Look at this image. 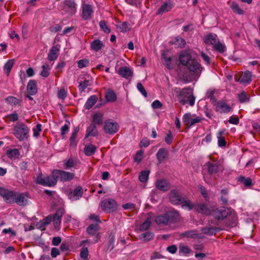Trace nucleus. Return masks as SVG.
Segmentation results:
<instances>
[{
    "mask_svg": "<svg viewBox=\"0 0 260 260\" xmlns=\"http://www.w3.org/2000/svg\"><path fill=\"white\" fill-rule=\"evenodd\" d=\"M118 28L122 32H126L131 29V28L128 27V23L126 22H123L122 24L118 25Z\"/></svg>",
    "mask_w": 260,
    "mask_h": 260,
    "instance_id": "864d4df0",
    "label": "nucleus"
},
{
    "mask_svg": "<svg viewBox=\"0 0 260 260\" xmlns=\"http://www.w3.org/2000/svg\"><path fill=\"white\" fill-rule=\"evenodd\" d=\"M191 251V249L188 246H179V253H183L186 255L190 253Z\"/></svg>",
    "mask_w": 260,
    "mask_h": 260,
    "instance_id": "680f3d73",
    "label": "nucleus"
},
{
    "mask_svg": "<svg viewBox=\"0 0 260 260\" xmlns=\"http://www.w3.org/2000/svg\"><path fill=\"white\" fill-rule=\"evenodd\" d=\"M138 89L140 91V92L145 97L147 96V93L145 89L144 86L141 83H138L137 85Z\"/></svg>",
    "mask_w": 260,
    "mask_h": 260,
    "instance_id": "69168bd1",
    "label": "nucleus"
},
{
    "mask_svg": "<svg viewBox=\"0 0 260 260\" xmlns=\"http://www.w3.org/2000/svg\"><path fill=\"white\" fill-rule=\"evenodd\" d=\"M181 236L193 239H202L203 236L201 234H198L196 230H190L185 231L181 234Z\"/></svg>",
    "mask_w": 260,
    "mask_h": 260,
    "instance_id": "a878e982",
    "label": "nucleus"
},
{
    "mask_svg": "<svg viewBox=\"0 0 260 260\" xmlns=\"http://www.w3.org/2000/svg\"><path fill=\"white\" fill-rule=\"evenodd\" d=\"M29 129L27 125L23 123H18L14 127V135L20 141L27 140Z\"/></svg>",
    "mask_w": 260,
    "mask_h": 260,
    "instance_id": "7ed1b4c3",
    "label": "nucleus"
},
{
    "mask_svg": "<svg viewBox=\"0 0 260 260\" xmlns=\"http://www.w3.org/2000/svg\"><path fill=\"white\" fill-rule=\"evenodd\" d=\"M151 220L149 218H147L145 221L141 224L140 226V230L141 231H146L149 229L151 225Z\"/></svg>",
    "mask_w": 260,
    "mask_h": 260,
    "instance_id": "8fccbe9b",
    "label": "nucleus"
},
{
    "mask_svg": "<svg viewBox=\"0 0 260 260\" xmlns=\"http://www.w3.org/2000/svg\"><path fill=\"white\" fill-rule=\"evenodd\" d=\"M57 179L55 176L54 170L51 176L43 178L41 176H38L36 180V183L43 186H53L57 183Z\"/></svg>",
    "mask_w": 260,
    "mask_h": 260,
    "instance_id": "423d86ee",
    "label": "nucleus"
},
{
    "mask_svg": "<svg viewBox=\"0 0 260 260\" xmlns=\"http://www.w3.org/2000/svg\"><path fill=\"white\" fill-rule=\"evenodd\" d=\"M103 115L101 113L96 112L92 115L91 123H94L95 125H102L103 123Z\"/></svg>",
    "mask_w": 260,
    "mask_h": 260,
    "instance_id": "c756f323",
    "label": "nucleus"
},
{
    "mask_svg": "<svg viewBox=\"0 0 260 260\" xmlns=\"http://www.w3.org/2000/svg\"><path fill=\"white\" fill-rule=\"evenodd\" d=\"M59 49L56 46L51 47L48 55V59L49 61H54L57 58L59 55Z\"/></svg>",
    "mask_w": 260,
    "mask_h": 260,
    "instance_id": "b1692460",
    "label": "nucleus"
},
{
    "mask_svg": "<svg viewBox=\"0 0 260 260\" xmlns=\"http://www.w3.org/2000/svg\"><path fill=\"white\" fill-rule=\"evenodd\" d=\"M28 193L27 192L19 193L17 192L16 199L14 203H16L19 206H24L27 203V198Z\"/></svg>",
    "mask_w": 260,
    "mask_h": 260,
    "instance_id": "dca6fc26",
    "label": "nucleus"
},
{
    "mask_svg": "<svg viewBox=\"0 0 260 260\" xmlns=\"http://www.w3.org/2000/svg\"><path fill=\"white\" fill-rule=\"evenodd\" d=\"M174 43L178 44L180 48H183L185 46L186 42L183 38L177 37L175 38Z\"/></svg>",
    "mask_w": 260,
    "mask_h": 260,
    "instance_id": "13d9d810",
    "label": "nucleus"
},
{
    "mask_svg": "<svg viewBox=\"0 0 260 260\" xmlns=\"http://www.w3.org/2000/svg\"><path fill=\"white\" fill-rule=\"evenodd\" d=\"M83 194V190L81 186H77L73 191L69 194V199L72 200H79Z\"/></svg>",
    "mask_w": 260,
    "mask_h": 260,
    "instance_id": "a211bd4d",
    "label": "nucleus"
},
{
    "mask_svg": "<svg viewBox=\"0 0 260 260\" xmlns=\"http://www.w3.org/2000/svg\"><path fill=\"white\" fill-rule=\"evenodd\" d=\"M118 74L126 79H131L133 76V71L128 67H121L118 70Z\"/></svg>",
    "mask_w": 260,
    "mask_h": 260,
    "instance_id": "f3484780",
    "label": "nucleus"
},
{
    "mask_svg": "<svg viewBox=\"0 0 260 260\" xmlns=\"http://www.w3.org/2000/svg\"><path fill=\"white\" fill-rule=\"evenodd\" d=\"M143 151L142 150H139L137 152V153L134 157L135 161H136L138 162H141L143 158Z\"/></svg>",
    "mask_w": 260,
    "mask_h": 260,
    "instance_id": "0e129e2a",
    "label": "nucleus"
},
{
    "mask_svg": "<svg viewBox=\"0 0 260 260\" xmlns=\"http://www.w3.org/2000/svg\"><path fill=\"white\" fill-rule=\"evenodd\" d=\"M27 91L28 93L34 95L38 92L37 82L35 80H30L27 85Z\"/></svg>",
    "mask_w": 260,
    "mask_h": 260,
    "instance_id": "4be33fe9",
    "label": "nucleus"
},
{
    "mask_svg": "<svg viewBox=\"0 0 260 260\" xmlns=\"http://www.w3.org/2000/svg\"><path fill=\"white\" fill-rule=\"evenodd\" d=\"M180 218V214L175 210L166 212L165 214L158 215L155 217V222L158 225H166L170 223L178 221Z\"/></svg>",
    "mask_w": 260,
    "mask_h": 260,
    "instance_id": "f257e3e1",
    "label": "nucleus"
},
{
    "mask_svg": "<svg viewBox=\"0 0 260 260\" xmlns=\"http://www.w3.org/2000/svg\"><path fill=\"white\" fill-rule=\"evenodd\" d=\"M55 176L56 179H59L62 182H66L72 180L75 175L73 173H70L60 170H54Z\"/></svg>",
    "mask_w": 260,
    "mask_h": 260,
    "instance_id": "ddd939ff",
    "label": "nucleus"
},
{
    "mask_svg": "<svg viewBox=\"0 0 260 260\" xmlns=\"http://www.w3.org/2000/svg\"><path fill=\"white\" fill-rule=\"evenodd\" d=\"M155 184L157 189L164 192L168 191L171 187L170 182L168 180L165 179L157 180Z\"/></svg>",
    "mask_w": 260,
    "mask_h": 260,
    "instance_id": "4468645a",
    "label": "nucleus"
},
{
    "mask_svg": "<svg viewBox=\"0 0 260 260\" xmlns=\"http://www.w3.org/2000/svg\"><path fill=\"white\" fill-rule=\"evenodd\" d=\"M105 98L106 100L109 102H114L117 100L116 93L113 90L110 89L107 91Z\"/></svg>",
    "mask_w": 260,
    "mask_h": 260,
    "instance_id": "c9c22d12",
    "label": "nucleus"
},
{
    "mask_svg": "<svg viewBox=\"0 0 260 260\" xmlns=\"http://www.w3.org/2000/svg\"><path fill=\"white\" fill-rule=\"evenodd\" d=\"M14 59H10L5 64L4 69L7 76L9 75L11 69L14 66Z\"/></svg>",
    "mask_w": 260,
    "mask_h": 260,
    "instance_id": "a19ab883",
    "label": "nucleus"
},
{
    "mask_svg": "<svg viewBox=\"0 0 260 260\" xmlns=\"http://www.w3.org/2000/svg\"><path fill=\"white\" fill-rule=\"evenodd\" d=\"M16 195H17V191L9 190L4 187H0V196L2 197L4 200L8 203H14Z\"/></svg>",
    "mask_w": 260,
    "mask_h": 260,
    "instance_id": "6e6552de",
    "label": "nucleus"
},
{
    "mask_svg": "<svg viewBox=\"0 0 260 260\" xmlns=\"http://www.w3.org/2000/svg\"><path fill=\"white\" fill-rule=\"evenodd\" d=\"M67 96V92L64 88H61L59 91H58L57 96L59 99L64 100L66 98Z\"/></svg>",
    "mask_w": 260,
    "mask_h": 260,
    "instance_id": "e2e57ef3",
    "label": "nucleus"
},
{
    "mask_svg": "<svg viewBox=\"0 0 260 260\" xmlns=\"http://www.w3.org/2000/svg\"><path fill=\"white\" fill-rule=\"evenodd\" d=\"M168 156V151L165 148H160L156 153V156L159 163L163 162Z\"/></svg>",
    "mask_w": 260,
    "mask_h": 260,
    "instance_id": "393cba45",
    "label": "nucleus"
},
{
    "mask_svg": "<svg viewBox=\"0 0 260 260\" xmlns=\"http://www.w3.org/2000/svg\"><path fill=\"white\" fill-rule=\"evenodd\" d=\"M238 98L241 103L249 102L250 99L244 91H241L238 94Z\"/></svg>",
    "mask_w": 260,
    "mask_h": 260,
    "instance_id": "de8ad7c7",
    "label": "nucleus"
},
{
    "mask_svg": "<svg viewBox=\"0 0 260 260\" xmlns=\"http://www.w3.org/2000/svg\"><path fill=\"white\" fill-rule=\"evenodd\" d=\"M205 166L207 168L209 175H213L217 173L219 171H222L223 168L220 162L217 160L206 162Z\"/></svg>",
    "mask_w": 260,
    "mask_h": 260,
    "instance_id": "0eeeda50",
    "label": "nucleus"
},
{
    "mask_svg": "<svg viewBox=\"0 0 260 260\" xmlns=\"http://www.w3.org/2000/svg\"><path fill=\"white\" fill-rule=\"evenodd\" d=\"M192 59L191 55L189 51H182L179 56L180 63L184 66H186L188 64L190 60H191Z\"/></svg>",
    "mask_w": 260,
    "mask_h": 260,
    "instance_id": "2eb2a0df",
    "label": "nucleus"
},
{
    "mask_svg": "<svg viewBox=\"0 0 260 260\" xmlns=\"http://www.w3.org/2000/svg\"><path fill=\"white\" fill-rule=\"evenodd\" d=\"M232 108L226 103L222 101H219L216 103V111L220 113H229Z\"/></svg>",
    "mask_w": 260,
    "mask_h": 260,
    "instance_id": "412c9836",
    "label": "nucleus"
},
{
    "mask_svg": "<svg viewBox=\"0 0 260 260\" xmlns=\"http://www.w3.org/2000/svg\"><path fill=\"white\" fill-rule=\"evenodd\" d=\"M98 100V97L95 95H91L90 96L87 100L86 104H85V107L86 109H91L92 106L95 104Z\"/></svg>",
    "mask_w": 260,
    "mask_h": 260,
    "instance_id": "ea45409f",
    "label": "nucleus"
},
{
    "mask_svg": "<svg viewBox=\"0 0 260 260\" xmlns=\"http://www.w3.org/2000/svg\"><path fill=\"white\" fill-rule=\"evenodd\" d=\"M182 208L187 209L188 211H190L192 209H195L196 203L191 202L189 200L186 199L185 198L181 202Z\"/></svg>",
    "mask_w": 260,
    "mask_h": 260,
    "instance_id": "7c9ffc66",
    "label": "nucleus"
},
{
    "mask_svg": "<svg viewBox=\"0 0 260 260\" xmlns=\"http://www.w3.org/2000/svg\"><path fill=\"white\" fill-rule=\"evenodd\" d=\"M96 150V147L94 145L89 143L85 145L84 152L86 155L91 156L94 154Z\"/></svg>",
    "mask_w": 260,
    "mask_h": 260,
    "instance_id": "2f4dec72",
    "label": "nucleus"
},
{
    "mask_svg": "<svg viewBox=\"0 0 260 260\" xmlns=\"http://www.w3.org/2000/svg\"><path fill=\"white\" fill-rule=\"evenodd\" d=\"M5 101L6 102V103L13 106H15L16 105L20 106L22 102L21 100L18 99L16 97L13 96H9L7 97L5 99Z\"/></svg>",
    "mask_w": 260,
    "mask_h": 260,
    "instance_id": "f704fd0d",
    "label": "nucleus"
},
{
    "mask_svg": "<svg viewBox=\"0 0 260 260\" xmlns=\"http://www.w3.org/2000/svg\"><path fill=\"white\" fill-rule=\"evenodd\" d=\"M184 198L182 193L177 189L171 190L169 194V201L174 205H180Z\"/></svg>",
    "mask_w": 260,
    "mask_h": 260,
    "instance_id": "1a4fd4ad",
    "label": "nucleus"
},
{
    "mask_svg": "<svg viewBox=\"0 0 260 260\" xmlns=\"http://www.w3.org/2000/svg\"><path fill=\"white\" fill-rule=\"evenodd\" d=\"M51 221V217L50 215L47 216L43 220H40L36 224V227L38 229H41L43 227L48 225Z\"/></svg>",
    "mask_w": 260,
    "mask_h": 260,
    "instance_id": "58836bf2",
    "label": "nucleus"
},
{
    "mask_svg": "<svg viewBox=\"0 0 260 260\" xmlns=\"http://www.w3.org/2000/svg\"><path fill=\"white\" fill-rule=\"evenodd\" d=\"M64 4L67 8H65V11L70 16L74 15L76 12V4L73 0H65Z\"/></svg>",
    "mask_w": 260,
    "mask_h": 260,
    "instance_id": "6ab92c4d",
    "label": "nucleus"
},
{
    "mask_svg": "<svg viewBox=\"0 0 260 260\" xmlns=\"http://www.w3.org/2000/svg\"><path fill=\"white\" fill-rule=\"evenodd\" d=\"M221 229L217 227H203L201 231L202 232L207 235L212 236L215 235L217 233L220 231Z\"/></svg>",
    "mask_w": 260,
    "mask_h": 260,
    "instance_id": "c85d7f7f",
    "label": "nucleus"
},
{
    "mask_svg": "<svg viewBox=\"0 0 260 260\" xmlns=\"http://www.w3.org/2000/svg\"><path fill=\"white\" fill-rule=\"evenodd\" d=\"M103 128L106 133L113 135L118 131L119 125L113 120L108 119L105 121Z\"/></svg>",
    "mask_w": 260,
    "mask_h": 260,
    "instance_id": "9d476101",
    "label": "nucleus"
},
{
    "mask_svg": "<svg viewBox=\"0 0 260 260\" xmlns=\"http://www.w3.org/2000/svg\"><path fill=\"white\" fill-rule=\"evenodd\" d=\"M101 208L105 212H112L116 210L117 204L115 200L107 199L102 202Z\"/></svg>",
    "mask_w": 260,
    "mask_h": 260,
    "instance_id": "9b49d317",
    "label": "nucleus"
},
{
    "mask_svg": "<svg viewBox=\"0 0 260 260\" xmlns=\"http://www.w3.org/2000/svg\"><path fill=\"white\" fill-rule=\"evenodd\" d=\"M93 13L92 7L89 4L84 5L82 7V18L85 20H89Z\"/></svg>",
    "mask_w": 260,
    "mask_h": 260,
    "instance_id": "aec40b11",
    "label": "nucleus"
},
{
    "mask_svg": "<svg viewBox=\"0 0 260 260\" xmlns=\"http://www.w3.org/2000/svg\"><path fill=\"white\" fill-rule=\"evenodd\" d=\"M100 230V226L98 224H91L86 229V231L89 235H95Z\"/></svg>",
    "mask_w": 260,
    "mask_h": 260,
    "instance_id": "e433bc0d",
    "label": "nucleus"
},
{
    "mask_svg": "<svg viewBox=\"0 0 260 260\" xmlns=\"http://www.w3.org/2000/svg\"><path fill=\"white\" fill-rule=\"evenodd\" d=\"M100 26L105 33L109 34L110 32V29L107 26L105 20H101L100 22Z\"/></svg>",
    "mask_w": 260,
    "mask_h": 260,
    "instance_id": "6e6d98bb",
    "label": "nucleus"
},
{
    "mask_svg": "<svg viewBox=\"0 0 260 260\" xmlns=\"http://www.w3.org/2000/svg\"><path fill=\"white\" fill-rule=\"evenodd\" d=\"M150 174L149 171H142L140 173L139 176V180L142 182L145 183L147 181L148 179V176Z\"/></svg>",
    "mask_w": 260,
    "mask_h": 260,
    "instance_id": "c03bdc74",
    "label": "nucleus"
},
{
    "mask_svg": "<svg viewBox=\"0 0 260 260\" xmlns=\"http://www.w3.org/2000/svg\"><path fill=\"white\" fill-rule=\"evenodd\" d=\"M251 72L250 71L245 72L240 77L239 81L243 83H249L251 81Z\"/></svg>",
    "mask_w": 260,
    "mask_h": 260,
    "instance_id": "473e14b6",
    "label": "nucleus"
},
{
    "mask_svg": "<svg viewBox=\"0 0 260 260\" xmlns=\"http://www.w3.org/2000/svg\"><path fill=\"white\" fill-rule=\"evenodd\" d=\"M212 208L209 206L206 203H196L194 211L198 213L209 216L211 215Z\"/></svg>",
    "mask_w": 260,
    "mask_h": 260,
    "instance_id": "f8f14e48",
    "label": "nucleus"
},
{
    "mask_svg": "<svg viewBox=\"0 0 260 260\" xmlns=\"http://www.w3.org/2000/svg\"><path fill=\"white\" fill-rule=\"evenodd\" d=\"M172 4L170 1L166 2L157 10L156 14H162L164 13L168 12L172 8Z\"/></svg>",
    "mask_w": 260,
    "mask_h": 260,
    "instance_id": "bb28decb",
    "label": "nucleus"
},
{
    "mask_svg": "<svg viewBox=\"0 0 260 260\" xmlns=\"http://www.w3.org/2000/svg\"><path fill=\"white\" fill-rule=\"evenodd\" d=\"M213 218L217 220H223L226 218L231 217L234 222L230 224H233L235 221V215L232 213L230 208L224 207H220L216 208H212L211 215Z\"/></svg>",
    "mask_w": 260,
    "mask_h": 260,
    "instance_id": "f03ea898",
    "label": "nucleus"
},
{
    "mask_svg": "<svg viewBox=\"0 0 260 260\" xmlns=\"http://www.w3.org/2000/svg\"><path fill=\"white\" fill-rule=\"evenodd\" d=\"M8 156L11 159L18 158L20 155L19 150L17 149H11L7 151Z\"/></svg>",
    "mask_w": 260,
    "mask_h": 260,
    "instance_id": "79ce46f5",
    "label": "nucleus"
},
{
    "mask_svg": "<svg viewBox=\"0 0 260 260\" xmlns=\"http://www.w3.org/2000/svg\"><path fill=\"white\" fill-rule=\"evenodd\" d=\"M42 125L40 123L37 124L36 127L33 128V135L35 137H38L40 136V132L41 131Z\"/></svg>",
    "mask_w": 260,
    "mask_h": 260,
    "instance_id": "052dcab7",
    "label": "nucleus"
},
{
    "mask_svg": "<svg viewBox=\"0 0 260 260\" xmlns=\"http://www.w3.org/2000/svg\"><path fill=\"white\" fill-rule=\"evenodd\" d=\"M42 68V71L40 73L41 76L45 78L49 76L50 75L49 65L48 64H43Z\"/></svg>",
    "mask_w": 260,
    "mask_h": 260,
    "instance_id": "3c124183",
    "label": "nucleus"
},
{
    "mask_svg": "<svg viewBox=\"0 0 260 260\" xmlns=\"http://www.w3.org/2000/svg\"><path fill=\"white\" fill-rule=\"evenodd\" d=\"M122 208L125 210H126L128 209H130L132 211H134V210H136V205L133 203H128L122 205Z\"/></svg>",
    "mask_w": 260,
    "mask_h": 260,
    "instance_id": "774afa93",
    "label": "nucleus"
},
{
    "mask_svg": "<svg viewBox=\"0 0 260 260\" xmlns=\"http://www.w3.org/2000/svg\"><path fill=\"white\" fill-rule=\"evenodd\" d=\"M237 181L243 183L245 186H250L252 185V179L250 178H245L244 176H240Z\"/></svg>",
    "mask_w": 260,
    "mask_h": 260,
    "instance_id": "37998d69",
    "label": "nucleus"
},
{
    "mask_svg": "<svg viewBox=\"0 0 260 260\" xmlns=\"http://www.w3.org/2000/svg\"><path fill=\"white\" fill-rule=\"evenodd\" d=\"M115 236L111 233L109 237V245L108 249L111 251L114 247Z\"/></svg>",
    "mask_w": 260,
    "mask_h": 260,
    "instance_id": "5fc2aeb1",
    "label": "nucleus"
},
{
    "mask_svg": "<svg viewBox=\"0 0 260 260\" xmlns=\"http://www.w3.org/2000/svg\"><path fill=\"white\" fill-rule=\"evenodd\" d=\"M80 255L84 259H87L88 255V251L87 248H82L81 250Z\"/></svg>",
    "mask_w": 260,
    "mask_h": 260,
    "instance_id": "338daca9",
    "label": "nucleus"
},
{
    "mask_svg": "<svg viewBox=\"0 0 260 260\" xmlns=\"http://www.w3.org/2000/svg\"><path fill=\"white\" fill-rule=\"evenodd\" d=\"M179 102L183 105L188 103L192 106L194 104L195 97L190 90L183 89L179 94Z\"/></svg>",
    "mask_w": 260,
    "mask_h": 260,
    "instance_id": "39448f33",
    "label": "nucleus"
},
{
    "mask_svg": "<svg viewBox=\"0 0 260 260\" xmlns=\"http://www.w3.org/2000/svg\"><path fill=\"white\" fill-rule=\"evenodd\" d=\"M191 119V114L190 113H186L183 115V121L184 124L188 127Z\"/></svg>",
    "mask_w": 260,
    "mask_h": 260,
    "instance_id": "bf43d9fd",
    "label": "nucleus"
},
{
    "mask_svg": "<svg viewBox=\"0 0 260 260\" xmlns=\"http://www.w3.org/2000/svg\"><path fill=\"white\" fill-rule=\"evenodd\" d=\"M199 190L205 200L208 201L209 200V197L206 188L204 186L201 185L199 187Z\"/></svg>",
    "mask_w": 260,
    "mask_h": 260,
    "instance_id": "603ef678",
    "label": "nucleus"
},
{
    "mask_svg": "<svg viewBox=\"0 0 260 260\" xmlns=\"http://www.w3.org/2000/svg\"><path fill=\"white\" fill-rule=\"evenodd\" d=\"M231 7L232 9L233 10V12L236 13H237L239 15H242L244 13V11L242 10L240 8L239 5L235 2H233L232 3Z\"/></svg>",
    "mask_w": 260,
    "mask_h": 260,
    "instance_id": "09e8293b",
    "label": "nucleus"
},
{
    "mask_svg": "<svg viewBox=\"0 0 260 260\" xmlns=\"http://www.w3.org/2000/svg\"><path fill=\"white\" fill-rule=\"evenodd\" d=\"M89 62L87 59H83L77 61L78 67L80 69L87 67Z\"/></svg>",
    "mask_w": 260,
    "mask_h": 260,
    "instance_id": "4d7b16f0",
    "label": "nucleus"
},
{
    "mask_svg": "<svg viewBox=\"0 0 260 260\" xmlns=\"http://www.w3.org/2000/svg\"><path fill=\"white\" fill-rule=\"evenodd\" d=\"M90 85L91 83L90 82V81L88 80L85 79L84 81L79 82V84L78 86L79 90L81 92H83L84 91L86 88Z\"/></svg>",
    "mask_w": 260,
    "mask_h": 260,
    "instance_id": "a18cd8bd",
    "label": "nucleus"
},
{
    "mask_svg": "<svg viewBox=\"0 0 260 260\" xmlns=\"http://www.w3.org/2000/svg\"><path fill=\"white\" fill-rule=\"evenodd\" d=\"M98 135V131L96 125L94 123H91L89 126L87 128L85 138L89 136L95 137Z\"/></svg>",
    "mask_w": 260,
    "mask_h": 260,
    "instance_id": "cd10ccee",
    "label": "nucleus"
},
{
    "mask_svg": "<svg viewBox=\"0 0 260 260\" xmlns=\"http://www.w3.org/2000/svg\"><path fill=\"white\" fill-rule=\"evenodd\" d=\"M186 67L193 76V79H198L201 75L203 68L201 63L196 59L192 58Z\"/></svg>",
    "mask_w": 260,
    "mask_h": 260,
    "instance_id": "20e7f679",
    "label": "nucleus"
},
{
    "mask_svg": "<svg viewBox=\"0 0 260 260\" xmlns=\"http://www.w3.org/2000/svg\"><path fill=\"white\" fill-rule=\"evenodd\" d=\"M103 47V43L99 39L93 41L90 45L91 49L96 52L100 51Z\"/></svg>",
    "mask_w": 260,
    "mask_h": 260,
    "instance_id": "72a5a7b5",
    "label": "nucleus"
},
{
    "mask_svg": "<svg viewBox=\"0 0 260 260\" xmlns=\"http://www.w3.org/2000/svg\"><path fill=\"white\" fill-rule=\"evenodd\" d=\"M217 35L212 33H208L204 38V42L208 45H214L217 41Z\"/></svg>",
    "mask_w": 260,
    "mask_h": 260,
    "instance_id": "5701e85b",
    "label": "nucleus"
},
{
    "mask_svg": "<svg viewBox=\"0 0 260 260\" xmlns=\"http://www.w3.org/2000/svg\"><path fill=\"white\" fill-rule=\"evenodd\" d=\"M154 233L152 232H146L139 236L140 240L144 242H148L154 238Z\"/></svg>",
    "mask_w": 260,
    "mask_h": 260,
    "instance_id": "4c0bfd02",
    "label": "nucleus"
},
{
    "mask_svg": "<svg viewBox=\"0 0 260 260\" xmlns=\"http://www.w3.org/2000/svg\"><path fill=\"white\" fill-rule=\"evenodd\" d=\"M213 48L215 51L220 53H223L225 51V46L222 44H221L218 40L213 45Z\"/></svg>",
    "mask_w": 260,
    "mask_h": 260,
    "instance_id": "49530a36",
    "label": "nucleus"
}]
</instances>
